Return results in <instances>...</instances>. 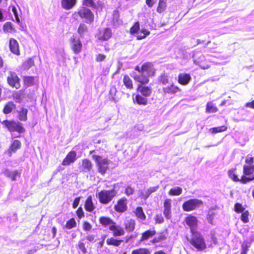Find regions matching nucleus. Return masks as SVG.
I'll return each instance as SVG.
<instances>
[{"instance_id":"f257e3e1","label":"nucleus","mask_w":254,"mask_h":254,"mask_svg":"<svg viewBox=\"0 0 254 254\" xmlns=\"http://www.w3.org/2000/svg\"><path fill=\"white\" fill-rule=\"evenodd\" d=\"M133 78L135 81L139 83L137 85L136 91L144 97L146 98L150 97L152 92V88L145 85L149 82V78L145 75L142 74L141 75H136L134 76Z\"/></svg>"},{"instance_id":"f03ea898","label":"nucleus","mask_w":254,"mask_h":254,"mask_svg":"<svg viewBox=\"0 0 254 254\" xmlns=\"http://www.w3.org/2000/svg\"><path fill=\"white\" fill-rule=\"evenodd\" d=\"M191 237L188 240L190 244L198 251H202L206 249V244L203 236L198 232L191 233Z\"/></svg>"},{"instance_id":"7ed1b4c3","label":"nucleus","mask_w":254,"mask_h":254,"mask_svg":"<svg viewBox=\"0 0 254 254\" xmlns=\"http://www.w3.org/2000/svg\"><path fill=\"white\" fill-rule=\"evenodd\" d=\"M117 194V190L114 188L110 190H101L96 194V197L98 198L100 203L107 204L116 196Z\"/></svg>"},{"instance_id":"20e7f679","label":"nucleus","mask_w":254,"mask_h":254,"mask_svg":"<svg viewBox=\"0 0 254 254\" xmlns=\"http://www.w3.org/2000/svg\"><path fill=\"white\" fill-rule=\"evenodd\" d=\"M0 123L3 127L10 132H17L19 133H22L25 132V129L23 127L22 124L19 122L5 120Z\"/></svg>"},{"instance_id":"39448f33","label":"nucleus","mask_w":254,"mask_h":254,"mask_svg":"<svg viewBox=\"0 0 254 254\" xmlns=\"http://www.w3.org/2000/svg\"><path fill=\"white\" fill-rule=\"evenodd\" d=\"M92 158L96 163L98 172L101 175H104L109 169L110 161L108 158H103L99 155H92Z\"/></svg>"},{"instance_id":"423d86ee","label":"nucleus","mask_w":254,"mask_h":254,"mask_svg":"<svg viewBox=\"0 0 254 254\" xmlns=\"http://www.w3.org/2000/svg\"><path fill=\"white\" fill-rule=\"evenodd\" d=\"M134 70L141 73H146L147 75L145 76L148 78L155 76L156 71L153 63L150 62L144 63L140 67L138 65H136Z\"/></svg>"},{"instance_id":"0eeeda50","label":"nucleus","mask_w":254,"mask_h":254,"mask_svg":"<svg viewBox=\"0 0 254 254\" xmlns=\"http://www.w3.org/2000/svg\"><path fill=\"white\" fill-rule=\"evenodd\" d=\"M203 204V201L198 199L193 198L185 201L182 204L184 211L189 212L197 209Z\"/></svg>"},{"instance_id":"6e6552de","label":"nucleus","mask_w":254,"mask_h":254,"mask_svg":"<svg viewBox=\"0 0 254 254\" xmlns=\"http://www.w3.org/2000/svg\"><path fill=\"white\" fill-rule=\"evenodd\" d=\"M79 16V17L85 20L87 23H91L94 19V15L92 11L88 7L82 6L78 9L75 13Z\"/></svg>"},{"instance_id":"1a4fd4ad","label":"nucleus","mask_w":254,"mask_h":254,"mask_svg":"<svg viewBox=\"0 0 254 254\" xmlns=\"http://www.w3.org/2000/svg\"><path fill=\"white\" fill-rule=\"evenodd\" d=\"M70 48L75 54H79L82 49V42L77 36L72 35L69 40Z\"/></svg>"},{"instance_id":"9d476101","label":"nucleus","mask_w":254,"mask_h":254,"mask_svg":"<svg viewBox=\"0 0 254 254\" xmlns=\"http://www.w3.org/2000/svg\"><path fill=\"white\" fill-rule=\"evenodd\" d=\"M7 82L10 87L16 89H19L21 86L20 79L14 71L9 72L7 76Z\"/></svg>"},{"instance_id":"9b49d317","label":"nucleus","mask_w":254,"mask_h":254,"mask_svg":"<svg viewBox=\"0 0 254 254\" xmlns=\"http://www.w3.org/2000/svg\"><path fill=\"white\" fill-rule=\"evenodd\" d=\"M128 200L125 197H122L119 199L116 204L114 205V210L118 213H122L127 210Z\"/></svg>"},{"instance_id":"f8f14e48","label":"nucleus","mask_w":254,"mask_h":254,"mask_svg":"<svg viewBox=\"0 0 254 254\" xmlns=\"http://www.w3.org/2000/svg\"><path fill=\"white\" fill-rule=\"evenodd\" d=\"M184 221L190 227V233L196 231L195 229L197 228L198 226V219L196 216L189 214L185 217Z\"/></svg>"},{"instance_id":"ddd939ff","label":"nucleus","mask_w":254,"mask_h":254,"mask_svg":"<svg viewBox=\"0 0 254 254\" xmlns=\"http://www.w3.org/2000/svg\"><path fill=\"white\" fill-rule=\"evenodd\" d=\"M77 159V153L74 150H71L66 154L62 162L64 166H67L73 163Z\"/></svg>"},{"instance_id":"4468645a","label":"nucleus","mask_w":254,"mask_h":254,"mask_svg":"<svg viewBox=\"0 0 254 254\" xmlns=\"http://www.w3.org/2000/svg\"><path fill=\"white\" fill-rule=\"evenodd\" d=\"M112 35V30L110 28H106L100 31L98 33V39L101 41H107Z\"/></svg>"},{"instance_id":"2eb2a0df","label":"nucleus","mask_w":254,"mask_h":254,"mask_svg":"<svg viewBox=\"0 0 254 254\" xmlns=\"http://www.w3.org/2000/svg\"><path fill=\"white\" fill-rule=\"evenodd\" d=\"M21 142L18 139H14L12 141L11 144L8 149L9 156H11L12 153H15L17 150L21 148Z\"/></svg>"},{"instance_id":"dca6fc26","label":"nucleus","mask_w":254,"mask_h":254,"mask_svg":"<svg viewBox=\"0 0 254 254\" xmlns=\"http://www.w3.org/2000/svg\"><path fill=\"white\" fill-rule=\"evenodd\" d=\"M93 168V164L89 159L85 158L82 160L81 165L79 166V169L82 172H89Z\"/></svg>"},{"instance_id":"f3484780","label":"nucleus","mask_w":254,"mask_h":254,"mask_svg":"<svg viewBox=\"0 0 254 254\" xmlns=\"http://www.w3.org/2000/svg\"><path fill=\"white\" fill-rule=\"evenodd\" d=\"M109 229L113 232V235L115 237L122 236L125 234L124 229L120 226L117 225L115 222L109 227Z\"/></svg>"},{"instance_id":"a211bd4d","label":"nucleus","mask_w":254,"mask_h":254,"mask_svg":"<svg viewBox=\"0 0 254 254\" xmlns=\"http://www.w3.org/2000/svg\"><path fill=\"white\" fill-rule=\"evenodd\" d=\"M191 77L189 73H181L178 75V82L183 86L188 85L190 81Z\"/></svg>"},{"instance_id":"6ab92c4d","label":"nucleus","mask_w":254,"mask_h":254,"mask_svg":"<svg viewBox=\"0 0 254 254\" xmlns=\"http://www.w3.org/2000/svg\"><path fill=\"white\" fill-rule=\"evenodd\" d=\"M9 49L10 51L16 55H20L19 46L17 40L13 38L9 39Z\"/></svg>"},{"instance_id":"aec40b11","label":"nucleus","mask_w":254,"mask_h":254,"mask_svg":"<svg viewBox=\"0 0 254 254\" xmlns=\"http://www.w3.org/2000/svg\"><path fill=\"white\" fill-rule=\"evenodd\" d=\"M156 234V231L154 229H149L143 232L140 238V242H145L150 238L153 237Z\"/></svg>"},{"instance_id":"412c9836","label":"nucleus","mask_w":254,"mask_h":254,"mask_svg":"<svg viewBox=\"0 0 254 254\" xmlns=\"http://www.w3.org/2000/svg\"><path fill=\"white\" fill-rule=\"evenodd\" d=\"M163 213L166 219H169L171 218V200L170 199H166L164 202Z\"/></svg>"},{"instance_id":"4be33fe9","label":"nucleus","mask_w":254,"mask_h":254,"mask_svg":"<svg viewBox=\"0 0 254 254\" xmlns=\"http://www.w3.org/2000/svg\"><path fill=\"white\" fill-rule=\"evenodd\" d=\"M77 0H61V3L62 8L65 10H70L74 7Z\"/></svg>"},{"instance_id":"5701e85b","label":"nucleus","mask_w":254,"mask_h":254,"mask_svg":"<svg viewBox=\"0 0 254 254\" xmlns=\"http://www.w3.org/2000/svg\"><path fill=\"white\" fill-rule=\"evenodd\" d=\"M163 91L166 94H175L181 91V89L174 84H172L169 86L163 88Z\"/></svg>"},{"instance_id":"b1692460","label":"nucleus","mask_w":254,"mask_h":254,"mask_svg":"<svg viewBox=\"0 0 254 254\" xmlns=\"http://www.w3.org/2000/svg\"><path fill=\"white\" fill-rule=\"evenodd\" d=\"M99 223L104 227H109L114 224L115 222L110 217L101 216L99 218Z\"/></svg>"},{"instance_id":"393cba45","label":"nucleus","mask_w":254,"mask_h":254,"mask_svg":"<svg viewBox=\"0 0 254 254\" xmlns=\"http://www.w3.org/2000/svg\"><path fill=\"white\" fill-rule=\"evenodd\" d=\"M123 82L124 85L127 89L131 90L133 89V81L128 75L125 74L124 75Z\"/></svg>"},{"instance_id":"a878e982","label":"nucleus","mask_w":254,"mask_h":254,"mask_svg":"<svg viewBox=\"0 0 254 254\" xmlns=\"http://www.w3.org/2000/svg\"><path fill=\"white\" fill-rule=\"evenodd\" d=\"M133 102L139 105L146 106L147 105L148 100L147 98L143 96L141 94H137L135 95Z\"/></svg>"},{"instance_id":"bb28decb","label":"nucleus","mask_w":254,"mask_h":254,"mask_svg":"<svg viewBox=\"0 0 254 254\" xmlns=\"http://www.w3.org/2000/svg\"><path fill=\"white\" fill-rule=\"evenodd\" d=\"M166 233L167 232H161L159 233L158 236L153 238L150 241V243L152 244H155L156 243L165 241L167 239Z\"/></svg>"},{"instance_id":"cd10ccee","label":"nucleus","mask_w":254,"mask_h":254,"mask_svg":"<svg viewBox=\"0 0 254 254\" xmlns=\"http://www.w3.org/2000/svg\"><path fill=\"white\" fill-rule=\"evenodd\" d=\"M135 221L133 219H129L124 223L125 230L128 232H133L135 228Z\"/></svg>"},{"instance_id":"c85d7f7f","label":"nucleus","mask_w":254,"mask_h":254,"mask_svg":"<svg viewBox=\"0 0 254 254\" xmlns=\"http://www.w3.org/2000/svg\"><path fill=\"white\" fill-rule=\"evenodd\" d=\"M16 109V105L13 102L10 101L6 103L3 109L2 112L4 114H8L11 113Z\"/></svg>"},{"instance_id":"c756f323","label":"nucleus","mask_w":254,"mask_h":254,"mask_svg":"<svg viewBox=\"0 0 254 254\" xmlns=\"http://www.w3.org/2000/svg\"><path fill=\"white\" fill-rule=\"evenodd\" d=\"M167 0H159L156 11L159 13L164 12L167 7Z\"/></svg>"},{"instance_id":"7c9ffc66","label":"nucleus","mask_w":254,"mask_h":254,"mask_svg":"<svg viewBox=\"0 0 254 254\" xmlns=\"http://www.w3.org/2000/svg\"><path fill=\"white\" fill-rule=\"evenodd\" d=\"M84 207L85 210L88 212H92L95 209V206L93 203L92 197L89 196L85 200Z\"/></svg>"},{"instance_id":"2f4dec72","label":"nucleus","mask_w":254,"mask_h":254,"mask_svg":"<svg viewBox=\"0 0 254 254\" xmlns=\"http://www.w3.org/2000/svg\"><path fill=\"white\" fill-rule=\"evenodd\" d=\"M123 242L122 239H116L114 237L108 238L106 240V243L109 246H113L115 247H119Z\"/></svg>"},{"instance_id":"473e14b6","label":"nucleus","mask_w":254,"mask_h":254,"mask_svg":"<svg viewBox=\"0 0 254 254\" xmlns=\"http://www.w3.org/2000/svg\"><path fill=\"white\" fill-rule=\"evenodd\" d=\"M134 213L137 218V219H140L142 221H144L146 219V215L143 212V208L141 206H138L135 209Z\"/></svg>"},{"instance_id":"72a5a7b5","label":"nucleus","mask_w":254,"mask_h":254,"mask_svg":"<svg viewBox=\"0 0 254 254\" xmlns=\"http://www.w3.org/2000/svg\"><path fill=\"white\" fill-rule=\"evenodd\" d=\"M28 110L22 107L18 113V118L20 121L25 122L27 120Z\"/></svg>"},{"instance_id":"f704fd0d","label":"nucleus","mask_w":254,"mask_h":254,"mask_svg":"<svg viewBox=\"0 0 254 254\" xmlns=\"http://www.w3.org/2000/svg\"><path fill=\"white\" fill-rule=\"evenodd\" d=\"M34 65V61L33 58H29L22 64V68L23 70H27Z\"/></svg>"},{"instance_id":"c9c22d12","label":"nucleus","mask_w":254,"mask_h":254,"mask_svg":"<svg viewBox=\"0 0 254 254\" xmlns=\"http://www.w3.org/2000/svg\"><path fill=\"white\" fill-rule=\"evenodd\" d=\"M23 83L27 87L32 86L35 84V77L32 76H24L23 78Z\"/></svg>"},{"instance_id":"e433bc0d","label":"nucleus","mask_w":254,"mask_h":254,"mask_svg":"<svg viewBox=\"0 0 254 254\" xmlns=\"http://www.w3.org/2000/svg\"><path fill=\"white\" fill-rule=\"evenodd\" d=\"M254 172V165H245L243 166V174L245 175L249 176Z\"/></svg>"},{"instance_id":"4c0bfd02","label":"nucleus","mask_w":254,"mask_h":254,"mask_svg":"<svg viewBox=\"0 0 254 254\" xmlns=\"http://www.w3.org/2000/svg\"><path fill=\"white\" fill-rule=\"evenodd\" d=\"M3 30L4 32L7 33H12L16 31L15 28L10 22H6L4 23Z\"/></svg>"},{"instance_id":"58836bf2","label":"nucleus","mask_w":254,"mask_h":254,"mask_svg":"<svg viewBox=\"0 0 254 254\" xmlns=\"http://www.w3.org/2000/svg\"><path fill=\"white\" fill-rule=\"evenodd\" d=\"M183 191L182 188L176 187L171 189L168 191V194L171 196H178L182 194Z\"/></svg>"},{"instance_id":"ea45409f","label":"nucleus","mask_w":254,"mask_h":254,"mask_svg":"<svg viewBox=\"0 0 254 254\" xmlns=\"http://www.w3.org/2000/svg\"><path fill=\"white\" fill-rule=\"evenodd\" d=\"M218 108L214 105L212 102H208L206 106V112L208 113H214L218 111Z\"/></svg>"},{"instance_id":"a19ab883","label":"nucleus","mask_w":254,"mask_h":254,"mask_svg":"<svg viewBox=\"0 0 254 254\" xmlns=\"http://www.w3.org/2000/svg\"><path fill=\"white\" fill-rule=\"evenodd\" d=\"M227 128H228L226 126H222L220 127H214L211 128L209 129V131L212 134H215L225 131L227 130Z\"/></svg>"},{"instance_id":"79ce46f5","label":"nucleus","mask_w":254,"mask_h":254,"mask_svg":"<svg viewBox=\"0 0 254 254\" xmlns=\"http://www.w3.org/2000/svg\"><path fill=\"white\" fill-rule=\"evenodd\" d=\"M131 254H151V253L147 248H139L132 250Z\"/></svg>"},{"instance_id":"37998d69","label":"nucleus","mask_w":254,"mask_h":254,"mask_svg":"<svg viewBox=\"0 0 254 254\" xmlns=\"http://www.w3.org/2000/svg\"><path fill=\"white\" fill-rule=\"evenodd\" d=\"M88 31L87 26L83 23L79 24L77 29V33L80 37H82L85 33Z\"/></svg>"},{"instance_id":"c03bdc74","label":"nucleus","mask_w":254,"mask_h":254,"mask_svg":"<svg viewBox=\"0 0 254 254\" xmlns=\"http://www.w3.org/2000/svg\"><path fill=\"white\" fill-rule=\"evenodd\" d=\"M236 170V169L234 168V169L228 170V175L229 177L232 180H233L234 182H238L239 181V178L238 177V176L235 173Z\"/></svg>"},{"instance_id":"a18cd8bd","label":"nucleus","mask_w":254,"mask_h":254,"mask_svg":"<svg viewBox=\"0 0 254 254\" xmlns=\"http://www.w3.org/2000/svg\"><path fill=\"white\" fill-rule=\"evenodd\" d=\"M84 239L80 240L77 245V248L80 250L83 254H86L87 253V250L85 247V244L83 242Z\"/></svg>"},{"instance_id":"49530a36","label":"nucleus","mask_w":254,"mask_h":254,"mask_svg":"<svg viewBox=\"0 0 254 254\" xmlns=\"http://www.w3.org/2000/svg\"><path fill=\"white\" fill-rule=\"evenodd\" d=\"M76 226V222L73 218H71L66 221L65 228L67 229H71Z\"/></svg>"},{"instance_id":"de8ad7c7","label":"nucleus","mask_w":254,"mask_h":254,"mask_svg":"<svg viewBox=\"0 0 254 254\" xmlns=\"http://www.w3.org/2000/svg\"><path fill=\"white\" fill-rule=\"evenodd\" d=\"M140 29L139 23L138 21L134 23L133 25L129 29V33L131 34L137 33Z\"/></svg>"},{"instance_id":"09e8293b","label":"nucleus","mask_w":254,"mask_h":254,"mask_svg":"<svg viewBox=\"0 0 254 254\" xmlns=\"http://www.w3.org/2000/svg\"><path fill=\"white\" fill-rule=\"evenodd\" d=\"M158 81L160 83L164 85L167 84L169 82L168 75L165 73L161 74L158 77Z\"/></svg>"},{"instance_id":"8fccbe9b","label":"nucleus","mask_w":254,"mask_h":254,"mask_svg":"<svg viewBox=\"0 0 254 254\" xmlns=\"http://www.w3.org/2000/svg\"><path fill=\"white\" fill-rule=\"evenodd\" d=\"M250 212L248 210H245L243 212L241 216V220L244 223H247L249 222Z\"/></svg>"},{"instance_id":"3c124183","label":"nucleus","mask_w":254,"mask_h":254,"mask_svg":"<svg viewBox=\"0 0 254 254\" xmlns=\"http://www.w3.org/2000/svg\"><path fill=\"white\" fill-rule=\"evenodd\" d=\"M254 180V175L252 177H248L247 175H243L241 179H239V181L241 183L243 184H246Z\"/></svg>"},{"instance_id":"603ef678","label":"nucleus","mask_w":254,"mask_h":254,"mask_svg":"<svg viewBox=\"0 0 254 254\" xmlns=\"http://www.w3.org/2000/svg\"><path fill=\"white\" fill-rule=\"evenodd\" d=\"M82 4L92 8H96V4L94 0H82Z\"/></svg>"},{"instance_id":"864d4df0","label":"nucleus","mask_w":254,"mask_h":254,"mask_svg":"<svg viewBox=\"0 0 254 254\" xmlns=\"http://www.w3.org/2000/svg\"><path fill=\"white\" fill-rule=\"evenodd\" d=\"M234 210L237 213H242L245 211V208L240 203H236L234 205Z\"/></svg>"},{"instance_id":"5fc2aeb1","label":"nucleus","mask_w":254,"mask_h":254,"mask_svg":"<svg viewBox=\"0 0 254 254\" xmlns=\"http://www.w3.org/2000/svg\"><path fill=\"white\" fill-rule=\"evenodd\" d=\"M140 32L142 33L143 35L142 36H141L140 35H138L136 37L137 40L143 39L150 34V32L145 29H142L140 30Z\"/></svg>"},{"instance_id":"6e6d98bb","label":"nucleus","mask_w":254,"mask_h":254,"mask_svg":"<svg viewBox=\"0 0 254 254\" xmlns=\"http://www.w3.org/2000/svg\"><path fill=\"white\" fill-rule=\"evenodd\" d=\"M19 173L17 171H14V172H9L7 173V176L8 177L10 178L12 181L16 180L17 176H19Z\"/></svg>"},{"instance_id":"4d7b16f0","label":"nucleus","mask_w":254,"mask_h":254,"mask_svg":"<svg viewBox=\"0 0 254 254\" xmlns=\"http://www.w3.org/2000/svg\"><path fill=\"white\" fill-rule=\"evenodd\" d=\"M134 192V190L130 186H127L126 187L125 190V193L127 196H129L133 194Z\"/></svg>"},{"instance_id":"13d9d810","label":"nucleus","mask_w":254,"mask_h":254,"mask_svg":"<svg viewBox=\"0 0 254 254\" xmlns=\"http://www.w3.org/2000/svg\"><path fill=\"white\" fill-rule=\"evenodd\" d=\"M150 194L147 189L146 190H144L143 191H140L139 197L141 199L145 200L150 196Z\"/></svg>"},{"instance_id":"bf43d9fd","label":"nucleus","mask_w":254,"mask_h":254,"mask_svg":"<svg viewBox=\"0 0 254 254\" xmlns=\"http://www.w3.org/2000/svg\"><path fill=\"white\" fill-rule=\"evenodd\" d=\"M241 247L242 251L241 254H247L250 246L248 245V243H244L242 244Z\"/></svg>"},{"instance_id":"052dcab7","label":"nucleus","mask_w":254,"mask_h":254,"mask_svg":"<svg viewBox=\"0 0 254 254\" xmlns=\"http://www.w3.org/2000/svg\"><path fill=\"white\" fill-rule=\"evenodd\" d=\"M154 220L156 224H161L164 222V218L161 214L156 215L154 217Z\"/></svg>"},{"instance_id":"680f3d73","label":"nucleus","mask_w":254,"mask_h":254,"mask_svg":"<svg viewBox=\"0 0 254 254\" xmlns=\"http://www.w3.org/2000/svg\"><path fill=\"white\" fill-rule=\"evenodd\" d=\"M83 229L84 231H90L92 229V225L89 222L87 221H84L83 223Z\"/></svg>"},{"instance_id":"e2e57ef3","label":"nucleus","mask_w":254,"mask_h":254,"mask_svg":"<svg viewBox=\"0 0 254 254\" xmlns=\"http://www.w3.org/2000/svg\"><path fill=\"white\" fill-rule=\"evenodd\" d=\"M245 162L247 165H254L253 163L254 162V157L252 156H250L249 155L247 156Z\"/></svg>"},{"instance_id":"0e129e2a","label":"nucleus","mask_w":254,"mask_h":254,"mask_svg":"<svg viewBox=\"0 0 254 254\" xmlns=\"http://www.w3.org/2000/svg\"><path fill=\"white\" fill-rule=\"evenodd\" d=\"M76 214L79 219H81L84 216V213L81 207H79L76 211Z\"/></svg>"},{"instance_id":"69168bd1","label":"nucleus","mask_w":254,"mask_h":254,"mask_svg":"<svg viewBox=\"0 0 254 254\" xmlns=\"http://www.w3.org/2000/svg\"><path fill=\"white\" fill-rule=\"evenodd\" d=\"M106 58V56L102 54H98L96 56V61L100 62L103 61Z\"/></svg>"},{"instance_id":"338daca9","label":"nucleus","mask_w":254,"mask_h":254,"mask_svg":"<svg viewBox=\"0 0 254 254\" xmlns=\"http://www.w3.org/2000/svg\"><path fill=\"white\" fill-rule=\"evenodd\" d=\"M80 200V197H76L73 202L72 203V207L73 208H76L79 205V201Z\"/></svg>"},{"instance_id":"774afa93","label":"nucleus","mask_w":254,"mask_h":254,"mask_svg":"<svg viewBox=\"0 0 254 254\" xmlns=\"http://www.w3.org/2000/svg\"><path fill=\"white\" fill-rule=\"evenodd\" d=\"M21 91H20L19 92H16L13 95V98L18 100H21Z\"/></svg>"}]
</instances>
